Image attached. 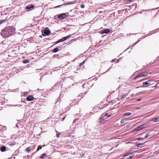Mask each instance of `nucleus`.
I'll list each match as a JSON object with an SVG mask.
<instances>
[{
	"mask_svg": "<svg viewBox=\"0 0 159 159\" xmlns=\"http://www.w3.org/2000/svg\"><path fill=\"white\" fill-rule=\"evenodd\" d=\"M15 31V29L12 27H9L5 29V32H8V34H6V37H8L10 35L13 34Z\"/></svg>",
	"mask_w": 159,
	"mask_h": 159,
	"instance_id": "obj_1",
	"label": "nucleus"
},
{
	"mask_svg": "<svg viewBox=\"0 0 159 159\" xmlns=\"http://www.w3.org/2000/svg\"><path fill=\"white\" fill-rule=\"evenodd\" d=\"M68 13H63L60 14L58 16V18L60 20H62L65 19L66 17H68Z\"/></svg>",
	"mask_w": 159,
	"mask_h": 159,
	"instance_id": "obj_2",
	"label": "nucleus"
},
{
	"mask_svg": "<svg viewBox=\"0 0 159 159\" xmlns=\"http://www.w3.org/2000/svg\"><path fill=\"white\" fill-rule=\"evenodd\" d=\"M147 72L146 71H144L142 73H141L139 74L135 78H134V80H135L138 78H141L147 75Z\"/></svg>",
	"mask_w": 159,
	"mask_h": 159,
	"instance_id": "obj_3",
	"label": "nucleus"
},
{
	"mask_svg": "<svg viewBox=\"0 0 159 159\" xmlns=\"http://www.w3.org/2000/svg\"><path fill=\"white\" fill-rule=\"evenodd\" d=\"M154 81L152 80H148L143 83V85H150L154 84Z\"/></svg>",
	"mask_w": 159,
	"mask_h": 159,
	"instance_id": "obj_4",
	"label": "nucleus"
},
{
	"mask_svg": "<svg viewBox=\"0 0 159 159\" xmlns=\"http://www.w3.org/2000/svg\"><path fill=\"white\" fill-rule=\"evenodd\" d=\"M134 155L132 153H129L126 154L123 156V159H131L133 156Z\"/></svg>",
	"mask_w": 159,
	"mask_h": 159,
	"instance_id": "obj_5",
	"label": "nucleus"
},
{
	"mask_svg": "<svg viewBox=\"0 0 159 159\" xmlns=\"http://www.w3.org/2000/svg\"><path fill=\"white\" fill-rule=\"evenodd\" d=\"M145 124H143L142 125H140L139 126L136 128L134 129V131H139L141 129H142L144 127V126H145Z\"/></svg>",
	"mask_w": 159,
	"mask_h": 159,
	"instance_id": "obj_6",
	"label": "nucleus"
},
{
	"mask_svg": "<svg viewBox=\"0 0 159 159\" xmlns=\"http://www.w3.org/2000/svg\"><path fill=\"white\" fill-rule=\"evenodd\" d=\"M44 33L47 35H49L51 33V32L49 30H48V28H46L44 30Z\"/></svg>",
	"mask_w": 159,
	"mask_h": 159,
	"instance_id": "obj_7",
	"label": "nucleus"
},
{
	"mask_svg": "<svg viewBox=\"0 0 159 159\" xmlns=\"http://www.w3.org/2000/svg\"><path fill=\"white\" fill-rule=\"evenodd\" d=\"M71 36V35L67 36L63 38L62 39H61L59 40V42L64 41L66 40L67 39H68Z\"/></svg>",
	"mask_w": 159,
	"mask_h": 159,
	"instance_id": "obj_8",
	"label": "nucleus"
},
{
	"mask_svg": "<svg viewBox=\"0 0 159 159\" xmlns=\"http://www.w3.org/2000/svg\"><path fill=\"white\" fill-rule=\"evenodd\" d=\"M34 146L33 147L30 146L27 148L25 149V151L29 153L30 152L31 150L34 149Z\"/></svg>",
	"mask_w": 159,
	"mask_h": 159,
	"instance_id": "obj_9",
	"label": "nucleus"
},
{
	"mask_svg": "<svg viewBox=\"0 0 159 159\" xmlns=\"http://www.w3.org/2000/svg\"><path fill=\"white\" fill-rule=\"evenodd\" d=\"M34 99V97L32 96H29L26 98V100L28 101H30L33 100Z\"/></svg>",
	"mask_w": 159,
	"mask_h": 159,
	"instance_id": "obj_10",
	"label": "nucleus"
},
{
	"mask_svg": "<svg viewBox=\"0 0 159 159\" xmlns=\"http://www.w3.org/2000/svg\"><path fill=\"white\" fill-rule=\"evenodd\" d=\"M152 135H151V133H147L146 135L145 136V138H148V139H150L152 138Z\"/></svg>",
	"mask_w": 159,
	"mask_h": 159,
	"instance_id": "obj_11",
	"label": "nucleus"
},
{
	"mask_svg": "<svg viewBox=\"0 0 159 159\" xmlns=\"http://www.w3.org/2000/svg\"><path fill=\"white\" fill-rule=\"evenodd\" d=\"M61 50V48L60 47L56 48L54 49H53L52 51L53 52H56L59 50Z\"/></svg>",
	"mask_w": 159,
	"mask_h": 159,
	"instance_id": "obj_12",
	"label": "nucleus"
},
{
	"mask_svg": "<svg viewBox=\"0 0 159 159\" xmlns=\"http://www.w3.org/2000/svg\"><path fill=\"white\" fill-rule=\"evenodd\" d=\"M0 150L2 152H4L6 150V147L5 146H3L1 147Z\"/></svg>",
	"mask_w": 159,
	"mask_h": 159,
	"instance_id": "obj_13",
	"label": "nucleus"
},
{
	"mask_svg": "<svg viewBox=\"0 0 159 159\" xmlns=\"http://www.w3.org/2000/svg\"><path fill=\"white\" fill-rule=\"evenodd\" d=\"M110 30L109 29H105L103 30V31L102 34V33L108 34L110 32Z\"/></svg>",
	"mask_w": 159,
	"mask_h": 159,
	"instance_id": "obj_14",
	"label": "nucleus"
},
{
	"mask_svg": "<svg viewBox=\"0 0 159 159\" xmlns=\"http://www.w3.org/2000/svg\"><path fill=\"white\" fill-rule=\"evenodd\" d=\"M111 116V114H108V113H106L104 116L103 117L107 119L109 117H110Z\"/></svg>",
	"mask_w": 159,
	"mask_h": 159,
	"instance_id": "obj_15",
	"label": "nucleus"
},
{
	"mask_svg": "<svg viewBox=\"0 0 159 159\" xmlns=\"http://www.w3.org/2000/svg\"><path fill=\"white\" fill-rule=\"evenodd\" d=\"M34 7V5H31V6H27L26 8L27 9H31L32 8H33Z\"/></svg>",
	"mask_w": 159,
	"mask_h": 159,
	"instance_id": "obj_16",
	"label": "nucleus"
},
{
	"mask_svg": "<svg viewBox=\"0 0 159 159\" xmlns=\"http://www.w3.org/2000/svg\"><path fill=\"white\" fill-rule=\"evenodd\" d=\"M152 121L154 122H157L159 121V118H153Z\"/></svg>",
	"mask_w": 159,
	"mask_h": 159,
	"instance_id": "obj_17",
	"label": "nucleus"
},
{
	"mask_svg": "<svg viewBox=\"0 0 159 159\" xmlns=\"http://www.w3.org/2000/svg\"><path fill=\"white\" fill-rule=\"evenodd\" d=\"M144 144L143 143H138L137 145V148H142L143 147V145Z\"/></svg>",
	"mask_w": 159,
	"mask_h": 159,
	"instance_id": "obj_18",
	"label": "nucleus"
},
{
	"mask_svg": "<svg viewBox=\"0 0 159 159\" xmlns=\"http://www.w3.org/2000/svg\"><path fill=\"white\" fill-rule=\"evenodd\" d=\"M47 155L45 153H43L41 155L40 158L43 159L45 157H47Z\"/></svg>",
	"mask_w": 159,
	"mask_h": 159,
	"instance_id": "obj_19",
	"label": "nucleus"
},
{
	"mask_svg": "<svg viewBox=\"0 0 159 159\" xmlns=\"http://www.w3.org/2000/svg\"><path fill=\"white\" fill-rule=\"evenodd\" d=\"M99 119L100 122L102 123L106 119L103 117V118H100Z\"/></svg>",
	"mask_w": 159,
	"mask_h": 159,
	"instance_id": "obj_20",
	"label": "nucleus"
},
{
	"mask_svg": "<svg viewBox=\"0 0 159 159\" xmlns=\"http://www.w3.org/2000/svg\"><path fill=\"white\" fill-rule=\"evenodd\" d=\"M23 62L24 64H26L29 62V61L28 59H25L23 61Z\"/></svg>",
	"mask_w": 159,
	"mask_h": 159,
	"instance_id": "obj_21",
	"label": "nucleus"
},
{
	"mask_svg": "<svg viewBox=\"0 0 159 159\" xmlns=\"http://www.w3.org/2000/svg\"><path fill=\"white\" fill-rule=\"evenodd\" d=\"M131 114V113L130 112H126L123 114L124 116H130Z\"/></svg>",
	"mask_w": 159,
	"mask_h": 159,
	"instance_id": "obj_22",
	"label": "nucleus"
},
{
	"mask_svg": "<svg viewBox=\"0 0 159 159\" xmlns=\"http://www.w3.org/2000/svg\"><path fill=\"white\" fill-rule=\"evenodd\" d=\"M56 132L57 133V134H56V136L57 138L59 137V135L61 134V133H59L57 131H56Z\"/></svg>",
	"mask_w": 159,
	"mask_h": 159,
	"instance_id": "obj_23",
	"label": "nucleus"
},
{
	"mask_svg": "<svg viewBox=\"0 0 159 159\" xmlns=\"http://www.w3.org/2000/svg\"><path fill=\"white\" fill-rule=\"evenodd\" d=\"M42 148V147L41 145H39L38 146L37 149L36 151L38 152L39 150V149H41Z\"/></svg>",
	"mask_w": 159,
	"mask_h": 159,
	"instance_id": "obj_24",
	"label": "nucleus"
},
{
	"mask_svg": "<svg viewBox=\"0 0 159 159\" xmlns=\"http://www.w3.org/2000/svg\"><path fill=\"white\" fill-rule=\"evenodd\" d=\"M126 120H127L126 119V118L122 119L121 121V123H124L125 121Z\"/></svg>",
	"mask_w": 159,
	"mask_h": 159,
	"instance_id": "obj_25",
	"label": "nucleus"
},
{
	"mask_svg": "<svg viewBox=\"0 0 159 159\" xmlns=\"http://www.w3.org/2000/svg\"><path fill=\"white\" fill-rule=\"evenodd\" d=\"M8 34V32H5V30H4V31L3 32V34L4 35V36L5 38H7L6 37V34Z\"/></svg>",
	"mask_w": 159,
	"mask_h": 159,
	"instance_id": "obj_26",
	"label": "nucleus"
},
{
	"mask_svg": "<svg viewBox=\"0 0 159 159\" xmlns=\"http://www.w3.org/2000/svg\"><path fill=\"white\" fill-rule=\"evenodd\" d=\"M127 95H128V94H125V95H123L121 98V99H123L125 98L126 97V96H127Z\"/></svg>",
	"mask_w": 159,
	"mask_h": 159,
	"instance_id": "obj_27",
	"label": "nucleus"
},
{
	"mask_svg": "<svg viewBox=\"0 0 159 159\" xmlns=\"http://www.w3.org/2000/svg\"><path fill=\"white\" fill-rule=\"evenodd\" d=\"M80 7H81V8H84L85 7V5L84 4H82L81 5Z\"/></svg>",
	"mask_w": 159,
	"mask_h": 159,
	"instance_id": "obj_28",
	"label": "nucleus"
},
{
	"mask_svg": "<svg viewBox=\"0 0 159 159\" xmlns=\"http://www.w3.org/2000/svg\"><path fill=\"white\" fill-rule=\"evenodd\" d=\"M84 61H84L80 63V66H82L83 65V64H84Z\"/></svg>",
	"mask_w": 159,
	"mask_h": 159,
	"instance_id": "obj_29",
	"label": "nucleus"
},
{
	"mask_svg": "<svg viewBox=\"0 0 159 159\" xmlns=\"http://www.w3.org/2000/svg\"><path fill=\"white\" fill-rule=\"evenodd\" d=\"M144 139V138H140L138 140H141V141H143V140Z\"/></svg>",
	"mask_w": 159,
	"mask_h": 159,
	"instance_id": "obj_30",
	"label": "nucleus"
},
{
	"mask_svg": "<svg viewBox=\"0 0 159 159\" xmlns=\"http://www.w3.org/2000/svg\"><path fill=\"white\" fill-rule=\"evenodd\" d=\"M60 43L59 42V40L57 41H56L55 42V44L54 45H55V44H56L58 43Z\"/></svg>",
	"mask_w": 159,
	"mask_h": 159,
	"instance_id": "obj_31",
	"label": "nucleus"
},
{
	"mask_svg": "<svg viewBox=\"0 0 159 159\" xmlns=\"http://www.w3.org/2000/svg\"><path fill=\"white\" fill-rule=\"evenodd\" d=\"M4 20H2V21H0V24H1L2 23H3Z\"/></svg>",
	"mask_w": 159,
	"mask_h": 159,
	"instance_id": "obj_32",
	"label": "nucleus"
},
{
	"mask_svg": "<svg viewBox=\"0 0 159 159\" xmlns=\"http://www.w3.org/2000/svg\"><path fill=\"white\" fill-rule=\"evenodd\" d=\"M62 5H59V6H57L56 7H55V8H57V7H60Z\"/></svg>",
	"mask_w": 159,
	"mask_h": 159,
	"instance_id": "obj_33",
	"label": "nucleus"
},
{
	"mask_svg": "<svg viewBox=\"0 0 159 159\" xmlns=\"http://www.w3.org/2000/svg\"><path fill=\"white\" fill-rule=\"evenodd\" d=\"M65 118H66V117H63V118H62V121H63V120L65 119Z\"/></svg>",
	"mask_w": 159,
	"mask_h": 159,
	"instance_id": "obj_34",
	"label": "nucleus"
},
{
	"mask_svg": "<svg viewBox=\"0 0 159 159\" xmlns=\"http://www.w3.org/2000/svg\"><path fill=\"white\" fill-rule=\"evenodd\" d=\"M28 93H25L24 94V95L25 96V95L26 94H27Z\"/></svg>",
	"mask_w": 159,
	"mask_h": 159,
	"instance_id": "obj_35",
	"label": "nucleus"
},
{
	"mask_svg": "<svg viewBox=\"0 0 159 159\" xmlns=\"http://www.w3.org/2000/svg\"><path fill=\"white\" fill-rule=\"evenodd\" d=\"M140 100H141V99H137V101H140Z\"/></svg>",
	"mask_w": 159,
	"mask_h": 159,
	"instance_id": "obj_36",
	"label": "nucleus"
},
{
	"mask_svg": "<svg viewBox=\"0 0 159 159\" xmlns=\"http://www.w3.org/2000/svg\"><path fill=\"white\" fill-rule=\"evenodd\" d=\"M45 146V145H43V147H44Z\"/></svg>",
	"mask_w": 159,
	"mask_h": 159,
	"instance_id": "obj_37",
	"label": "nucleus"
}]
</instances>
